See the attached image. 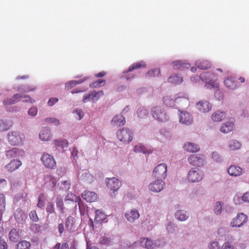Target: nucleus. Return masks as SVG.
Wrapping results in <instances>:
<instances>
[{
	"label": "nucleus",
	"mask_w": 249,
	"mask_h": 249,
	"mask_svg": "<svg viewBox=\"0 0 249 249\" xmlns=\"http://www.w3.org/2000/svg\"><path fill=\"white\" fill-rule=\"evenodd\" d=\"M133 136V133L132 130L126 127L122 128L117 133L118 139L124 143H128L131 142Z\"/></svg>",
	"instance_id": "nucleus-1"
},
{
	"label": "nucleus",
	"mask_w": 249,
	"mask_h": 249,
	"mask_svg": "<svg viewBox=\"0 0 249 249\" xmlns=\"http://www.w3.org/2000/svg\"><path fill=\"white\" fill-rule=\"evenodd\" d=\"M8 140L12 145H19L22 144L25 139L23 134L18 132L11 131L8 134Z\"/></svg>",
	"instance_id": "nucleus-2"
},
{
	"label": "nucleus",
	"mask_w": 249,
	"mask_h": 249,
	"mask_svg": "<svg viewBox=\"0 0 249 249\" xmlns=\"http://www.w3.org/2000/svg\"><path fill=\"white\" fill-rule=\"evenodd\" d=\"M21 98H26L25 100H23V102L34 103L35 102L34 100L28 96L22 95L19 93L15 94L12 98H6L3 101L4 105H9L15 104L20 100Z\"/></svg>",
	"instance_id": "nucleus-3"
},
{
	"label": "nucleus",
	"mask_w": 249,
	"mask_h": 249,
	"mask_svg": "<svg viewBox=\"0 0 249 249\" xmlns=\"http://www.w3.org/2000/svg\"><path fill=\"white\" fill-rule=\"evenodd\" d=\"M167 167L166 164H159L154 170L153 176L157 179H164L167 177Z\"/></svg>",
	"instance_id": "nucleus-4"
},
{
	"label": "nucleus",
	"mask_w": 249,
	"mask_h": 249,
	"mask_svg": "<svg viewBox=\"0 0 249 249\" xmlns=\"http://www.w3.org/2000/svg\"><path fill=\"white\" fill-rule=\"evenodd\" d=\"M41 160L46 168L53 169L56 167V162L53 157L47 153L42 154Z\"/></svg>",
	"instance_id": "nucleus-5"
},
{
	"label": "nucleus",
	"mask_w": 249,
	"mask_h": 249,
	"mask_svg": "<svg viewBox=\"0 0 249 249\" xmlns=\"http://www.w3.org/2000/svg\"><path fill=\"white\" fill-rule=\"evenodd\" d=\"M188 161L193 166L200 167L204 164V156L201 154H192L188 158Z\"/></svg>",
	"instance_id": "nucleus-6"
},
{
	"label": "nucleus",
	"mask_w": 249,
	"mask_h": 249,
	"mask_svg": "<svg viewBox=\"0 0 249 249\" xmlns=\"http://www.w3.org/2000/svg\"><path fill=\"white\" fill-rule=\"evenodd\" d=\"M203 174L199 169H192L188 174V179L190 182H198L202 179Z\"/></svg>",
	"instance_id": "nucleus-7"
},
{
	"label": "nucleus",
	"mask_w": 249,
	"mask_h": 249,
	"mask_svg": "<svg viewBox=\"0 0 249 249\" xmlns=\"http://www.w3.org/2000/svg\"><path fill=\"white\" fill-rule=\"evenodd\" d=\"M153 117L159 122H165L168 120L167 114L159 107H154L152 110Z\"/></svg>",
	"instance_id": "nucleus-8"
},
{
	"label": "nucleus",
	"mask_w": 249,
	"mask_h": 249,
	"mask_svg": "<svg viewBox=\"0 0 249 249\" xmlns=\"http://www.w3.org/2000/svg\"><path fill=\"white\" fill-rule=\"evenodd\" d=\"M247 219L248 217L246 214L243 213H238L236 217L232 220L231 225L232 227H239L246 222Z\"/></svg>",
	"instance_id": "nucleus-9"
},
{
	"label": "nucleus",
	"mask_w": 249,
	"mask_h": 249,
	"mask_svg": "<svg viewBox=\"0 0 249 249\" xmlns=\"http://www.w3.org/2000/svg\"><path fill=\"white\" fill-rule=\"evenodd\" d=\"M184 101L186 103V104H188L189 102L188 98L187 97H178L176 99V101L177 103H179L181 101ZM163 101L164 102V104L166 105L167 106L169 107H173L174 106L175 104L174 103L175 102V100H174L173 99L171 98L169 96H166L163 98Z\"/></svg>",
	"instance_id": "nucleus-10"
},
{
	"label": "nucleus",
	"mask_w": 249,
	"mask_h": 249,
	"mask_svg": "<svg viewBox=\"0 0 249 249\" xmlns=\"http://www.w3.org/2000/svg\"><path fill=\"white\" fill-rule=\"evenodd\" d=\"M121 183L115 178H107V185L108 188L113 192L118 191L121 186Z\"/></svg>",
	"instance_id": "nucleus-11"
},
{
	"label": "nucleus",
	"mask_w": 249,
	"mask_h": 249,
	"mask_svg": "<svg viewBox=\"0 0 249 249\" xmlns=\"http://www.w3.org/2000/svg\"><path fill=\"white\" fill-rule=\"evenodd\" d=\"M196 108L202 113L209 112L212 108L211 105L206 100H202L196 104Z\"/></svg>",
	"instance_id": "nucleus-12"
},
{
	"label": "nucleus",
	"mask_w": 249,
	"mask_h": 249,
	"mask_svg": "<svg viewBox=\"0 0 249 249\" xmlns=\"http://www.w3.org/2000/svg\"><path fill=\"white\" fill-rule=\"evenodd\" d=\"M81 196L87 202L89 203L95 202L97 199V194L89 191H85L81 194Z\"/></svg>",
	"instance_id": "nucleus-13"
},
{
	"label": "nucleus",
	"mask_w": 249,
	"mask_h": 249,
	"mask_svg": "<svg viewBox=\"0 0 249 249\" xmlns=\"http://www.w3.org/2000/svg\"><path fill=\"white\" fill-rule=\"evenodd\" d=\"M164 184L162 180L157 179L149 185V189L152 192H159L163 189Z\"/></svg>",
	"instance_id": "nucleus-14"
},
{
	"label": "nucleus",
	"mask_w": 249,
	"mask_h": 249,
	"mask_svg": "<svg viewBox=\"0 0 249 249\" xmlns=\"http://www.w3.org/2000/svg\"><path fill=\"white\" fill-rule=\"evenodd\" d=\"M234 119H231L225 123L222 124L220 129V131L223 133L231 131L234 128Z\"/></svg>",
	"instance_id": "nucleus-15"
},
{
	"label": "nucleus",
	"mask_w": 249,
	"mask_h": 249,
	"mask_svg": "<svg viewBox=\"0 0 249 249\" xmlns=\"http://www.w3.org/2000/svg\"><path fill=\"white\" fill-rule=\"evenodd\" d=\"M126 219L130 222H133L140 217V213L136 209L128 211L124 214Z\"/></svg>",
	"instance_id": "nucleus-16"
},
{
	"label": "nucleus",
	"mask_w": 249,
	"mask_h": 249,
	"mask_svg": "<svg viewBox=\"0 0 249 249\" xmlns=\"http://www.w3.org/2000/svg\"><path fill=\"white\" fill-rule=\"evenodd\" d=\"M179 122L181 124L190 125L193 122V118L191 115L187 112H181L180 114Z\"/></svg>",
	"instance_id": "nucleus-17"
},
{
	"label": "nucleus",
	"mask_w": 249,
	"mask_h": 249,
	"mask_svg": "<svg viewBox=\"0 0 249 249\" xmlns=\"http://www.w3.org/2000/svg\"><path fill=\"white\" fill-rule=\"evenodd\" d=\"M125 123V120L124 117L121 115H117L115 116L111 121L112 125L116 127L123 126Z\"/></svg>",
	"instance_id": "nucleus-18"
},
{
	"label": "nucleus",
	"mask_w": 249,
	"mask_h": 249,
	"mask_svg": "<svg viewBox=\"0 0 249 249\" xmlns=\"http://www.w3.org/2000/svg\"><path fill=\"white\" fill-rule=\"evenodd\" d=\"M22 164L21 161L13 160L5 166V169L10 172H12L18 169Z\"/></svg>",
	"instance_id": "nucleus-19"
},
{
	"label": "nucleus",
	"mask_w": 249,
	"mask_h": 249,
	"mask_svg": "<svg viewBox=\"0 0 249 249\" xmlns=\"http://www.w3.org/2000/svg\"><path fill=\"white\" fill-rule=\"evenodd\" d=\"M228 172L231 176L237 177L242 174L243 170L238 166L231 165L228 169Z\"/></svg>",
	"instance_id": "nucleus-20"
},
{
	"label": "nucleus",
	"mask_w": 249,
	"mask_h": 249,
	"mask_svg": "<svg viewBox=\"0 0 249 249\" xmlns=\"http://www.w3.org/2000/svg\"><path fill=\"white\" fill-rule=\"evenodd\" d=\"M173 68L175 70H183L184 69H188L191 65L183 60H177L173 62Z\"/></svg>",
	"instance_id": "nucleus-21"
},
{
	"label": "nucleus",
	"mask_w": 249,
	"mask_h": 249,
	"mask_svg": "<svg viewBox=\"0 0 249 249\" xmlns=\"http://www.w3.org/2000/svg\"><path fill=\"white\" fill-rule=\"evenodd\" d=\"M226 117V113L219 110L214 111L211 116V119L214 122H221Z\"/></svg>",
	"instance_id": "nucleus-22"
},
{
	"label": "nucleus",
	"mask_w": 249,
	"mask_h": 249,
	"mask_svg": "<svg viewBox=\"0 0 249 249\" xmlns=\"http://www.w3.org/2000/svg\"><path fill=\"white\" fill-rule=\"evenodd\" d=\"M39 138L43 141H50L51 139V131L47 127L43 128L39 133Z\"/></svg>",
	"instance_id": "nucleus-23"
},
{
	"label": "nucleus",
	"mask_w": 249,
	"mask_h": 249,
	"mask_svg": "<svg viewBox=\"0 0 249 249\" xmlns=\"http://www.w3.org/2000/svg\"><path fill=\"white\" fill-rule=\"evenodd\" d=\"M184 149L190 153H196L199 150V147L197 144L190 142H187L184 144Z\"/></svg>",
	"instance_id": "nucleus-24"
},
{
	"label": "nucleus",
	"mask_w": 249,
	"mask_h": 249,
	"mask_svg": "<svg viewBox=\"0 0 249 249\" xmlns=\"http://www.w3.org/2000/svg\"><path fill=\"white\" fill-rule=\"evenodd\" d=\"M20 238L19 230L16 229H12L9 233V239L13 243L17 242Z\"/></svg>",
	"instance_id": "nucleus-25"
},
{
	"label": "nucleus",
	"mask_w": 249,
	"mask_h": 249,
	"mask_svg": "<svg viewBox=\"0 0 249 249\" xmlns=\"http://www.w3.org/2000/svg\"><path fill=\"white\" fill-rule=\"evenodd\" d=\"M134 151L136 153H142L145 154H150L152 152V150L151 149H148L141 143L136 145L134 147Z\"/></svg>",
	"instance_id": "nucleus-26"
},
{
	"label": "nucleus",
	"mask_w": 249,
	"mask_h": 249,
	"mask_svg": "<svg viewBox=\"0 0 249 249\" xmlns=\"http://www.w3.org/2000/svg\"><path fill=\"white\" fill-rule=\"evenodd\" d=\"M141 246L147 249H153L155 247V244L150 239L143 238L140 240Z\"/></svg>",
	"instance_id": "nucleus-27"
},
{
	"label": "nucleus",
	"mask_w": 249,
	"mask_h": 249,
	"mask_svg": "<svg viewBox=\"0 0 249 249\" xmlns=\"http://www.w3.org/2000/svg\"><path fill=\"white\" fill-rule=\"evenodd\" d=\"M15 217L18 222H21L26 219V215L22 210L18 209L15 213Z\"/></svg>",
	"instance_id": "nucleus-28"
},
{
	"label": "nucleus",
	"mask_w": 249,
	"mask_h": 249,
	"mask_svg": "<svg viewBox=\"0 0 249 249\" xmlns=\"http://www.w3.org/2000/svg\"><path fill=\"white\" fill-rule=\"evenodd\" d=\"M195 65L201 70H206L211 67L210 62L206 60H198L196 62Z\"/></svg>",
	"instance_id": "nucleus-29"
},
{
	"label": "nucleus",
	"mask_w": 249,
	"mask_h": 249,
	"mask_svg": "<svg viewBox=\"0 0 249 249\" xmlns=\"http://www.w3.org/2000/svg\"><path fill=\"white\" fill-rule=\"evenodd\" d=\"M106 219V214L100 210H96L95 211V217L94 220L98 223H101Z\"/></svg>",
	"instance_id": "nucleus-30"
},
{
	"label": "nucleus",
	"mask_w": 249,
	"mask_h": 249,
	"mask_svg": "<svg viewBox=\"0 0 249 249\" xmlns=\"http://www.w3.org/2000/svg\"><path fill=\"white\" fill-rule=\"evenodd\" d=\"M20 151L17 148H13L6 151V155L8 158H13L18 157Z\"/></svg>",
	"instance_id": "nucleus-31"
},
{
	"label": "nucleus",
	"mask_w": 249,
	"mask_h": 249,
	"mask_svg": "<svg viewBox=\"0 0 249 249\" xmlns=\"http://www.w3.org/2000/svg\"><path fill=\"white\" fill-rule=\"evenodd\" d=\"M224 84L227 88L231 89H234L237 87L236 82L232 78H227L225 80Z\"/></svg>",
	"instance_id": "nucleus-32"
},
{
	"label": "nucleus",
	"mask_w": 249,
	"mask_h": 249,
	"mask_svg": "<svg viewBox=\"0 0 249 249\" xmlns=\"http://www.w3.org/2000/svg\"><path fill=\"white\" fill-rule=\"evenodd\" d=\"M176 217L180 221H185L188 219L189 214L187 212L183 211H178L176 214Z\"/></svg>",
	"instance_id": "nucleus-33"
},
{
	"label": "nucleus",
	"mask_w": 249,
	"mask_h": 249,
	"mask_svg": "<svg viewBox=\"0 0 249 249\" xmlns=\"http://www.w3.org/2000/svg\"><path fill=\"white\" fill-rule=\"evenodd\" d=\"M146 67V65L143 61H140L137 62L136 63H134L131 65L128 68V70L127 72L129 71H132L135 69H139L141 68H145Z\"/></svg>",
	"instance_id": "nucleus-34"
},
{
	"label": "nucleus",
	"mask_w": 249,
	"mask_h": 249,
	"mask_svg": "<svg viewBox=\"0 0 249 249\" xmlns=\"http://www.w3.org/2000/svg\"><path fill=\"white\" fill-rule=\"evenodd\" d=\"M30 247L31 243L30 242L22 240L17 244L16 249H30Z\"/></svg>",
	"instance_id": "nucleus-35"
},
{
	"label": "nucleus",
	"mask_w": 249,
	"mask_h": 249,
	"mask_svg": "<svg viewBox=\"0 0 249 249\" xmlns=\"http://www.w3.org/2000/svg\"><path fill=\"white\" fill-rule=\"evenodd\" d=\"M229 147L231 150H237L241 147V143L236 140H232L229 142Z\"/></svg>",
	"instance_id": "nucleus-36"
},
{
	"label": "nucleus",
	"mask_w": 249,
	"mask_h": 249,
	"mask_svg": "<svg viewBox=\"0 0 249 249\" xmlns=\"http://www.w3.org/2000/svg\"><path fill=\"white\" fill-rule=\"evenodd\" d=\"M12 124L10 122L0 120V131H4L10 129Z\"/></svg>",
	"instance_id": "nucleus-37"
},
{
	"label": "nucleus",
	"mask_w": 249,
	"mask_h": 249,
	"mask_svg": "<svg viewBox=\"0 0 249 249\" xmlns=\"http://www.w3.org/2000/svg\"><path fill=\"white\" fill-rule=\"evenodd\" d=\"M168 81L169 83H173L175 84H179L182 82V79L177 75L170 76L168 79Z\"/></svg>",
	"instance_id": "nucleus-38"
},
{
	"label": "nucleus",
	"mask_w": 249,
	"mask_h": 249,
	"mask_svg": "<svg viewBox=\"0 0 249 249\" xmlns=\"http://www.w3.org/2000/svg\"><path fill=\"white\" fill-rule=\"evenodd\" d=\"M92 95L91 100L93 102H96L101 97L103 96L104 92L103 90L93 91L91 92Z\"/></svg>",
	"instance_id": "nucleus-39"
},
{
	"label": "nucleus",
	"mask_w": 249,
	"mask_h": 249,
	"mask_svg": "<svg viewBox=\"0 0 249 249\" xmlns=\"http://www.w3.org/2000/svg\"><path fill=\"white\" fill-rule=\"evenodd\" d=\"M56 204L57 208L61 211L62 213H64V206L63 204V197L58 195L56 199Z\"/></svg>",
	"instance_id": "nucleus-40"
},
{
	"label": "nucleus",
	"mask_w": 249,
	"mask_h": 249,
	"mask_svg": "<svg viewBox=\"0 0 249 249\" xmlns=\"http://www.w3.org/2000/svg\"><path fill=\"white\" fill-rule=\"evenodd\" d=\"M106 81L105 80L99 79L94 81L89 84V87L91 88H95L101 87L105 85Z\"/></svg>",
	"instance_id": "nucleus-41"
},
{
	"label": "nucleus",
	"mask_w": 249,
	"mask_h": 249,
	"mask_svg": "<svg viewBox=\"0 0 249 249\" xmlns=\"http://www.w3.org/2000/svg\"><path fill=\"white\" fill-rule=\"evenodd\" d=\"M54 144L57 148H61L62 149L67 147L68 146V142L67 141L64 140H55Z\"/></svg>",
	"instance_id": "nucleus-42"
},
{
	"label": "nucleus",
	"mask_w": 249,
	"mask_h": 249,
	"mask_svg": "<svg viewBox=\"0 0 249 249\" xmlns=\"http://www.w3.org/2000/svg\"><path fill=\"white\" fill-rule=\"evenodd\" d=\"M74 223V218L72 216H69L66 221V227L68 231L71 230Z\"/></svg>",
	"instance_id": "nucleus-43"
},
{
	"label": "nucleus",
	"mask_w": 249,
	"mask_h": 249,
	"mask_svg": "<svg viewBox=\"0 0 249 249\" xmlns=\"http://www.w3.org/2000/svg\"><path fill=\"white\" fill-rule=\"evenodd\" d=\"M83 81H84L83 80H80L78 81H77V80L71 81L69 82H67L65 84V88L67 89H70L72 88L73 87H75L77 84L82 83Z\"/></svg>",
	"instance_id": "nucleus-44"
},
{
	"label": "nucleus",
	"mask_w": 249,
	"mask_h": 249,
	"mask_svg": "<svg viewBox=\"0 0 249 249\" xmlns=\"http://www.w3.org/2000/svg\"><path fill=\"white\" fill-rule=\"evenodd\" d=\"M52 249H70L69 245L67 242L62 243H57Z\"/></svg>",
	"instance_id": "nucleus-45"
},
{
	"label": "nucleus",
	"mask_w": 249,
	"mask_h": 249,
	"mask_svg": "<svg viewBox=\"0 0 249 249\" xmlns=\"http://www.w3.org/2000/svg\"><path fill=\"white\" fill-rule=\"evenodd\" d=\"M160 73V70L158 68L152 69L146 73V75L149 77L158 76Z\"/></svg>",
	"instance_id": "nucleus-46"
},
{
	"label": "nucleus",
	"mask_w": 249,
	"mask_h": 249,
	"mask_svg": "<svg viewBox=\"0 0 249 249\" xmlns=\"http://www.w3.org/2000/svg\"><path fill=\"white\" fill-rule=\"evenodd\" d=\"M44 200H45V196L44 195L43 193L40 194L38 197V203L37 204V206L41 209H43L44 207L45 203H44Z\"/></svg>",
	"instance_id": "nucleus-47"
},
{
	"label": "nucleus",
	"mask_w": 249,
	"mask_h": 249,
	"mask_svg": "<svg viewBox=\"0 0 249 249\" xmlns=\"http://www.w3.org/2000/svg\"><path fill=\"white\" fill-rule=\"evenodd\" d=\"M5 209V197L4 195L0 194V213L3 212Z\"/></svg>",
	"instance_id": "nucleus-48"
},
{
	"label": "nucleus",
	"mask_w": 249,
	"mask_h": 249,
	"mask_svg": "<svg viewBox=\"0 0 249 249\" xmlns=\"http://www.w3.org/2000/svg\"><path fill=\"white\" fill-rule=\"evenodd\" d=\"M73 113L74 114L75 118L78 120H81L84 116V113L81 109H75Z\"/></svg>",
	"instance_id": "nucleus-49"
},
{
	"label": "nucleus",
	"mask_w": 249,
	"mask_h": 249,
	"mask_svg": "<svg viewBox=\"0 0 249 249\" xmlns=\"http://www.w3.org/2000/svg\"><path fill=\"white\" fill-rule=\"evenodd\" d=\"M46 212L50 213H53L55 212L54 204L52 202H49L46 206Z\"/></svg>",
	"instance_id": "nucleus-50"
},
{
	"label": "nucleus",
	"mask_w": 249,
	"mask_h": 249,
	"mask_svg": "<svg viewBox=\"0 0 249 249\" xmlns=\"http://www.w3.org/2000/svg\"><path fill=\"white\" fill-rule=\"evenodd\" d=\"M46 181H49V185L52 188H54L56 184V179L55 178L52 176H48L47 177Z\"/></svg>",
	"instance_id": "nucleus-51"
},
{
	"label": "nucleus",
	"mask_w": 249,
	"mask_h": 249,
	"mask_svg": "<svg viewBox=\"0 0 249 249\" xmlns=\"http://www.w3.org/2000/svg\"><path fill=\"white\" fill-rule=\"evenodd\" d=\"M110 242V238L106 236L101 237L99 240V243L101 245H108Z\"/></svg>",
	"instance_id": "nucleus-52"
},
{
	"label": "nucleus",
	"mask_w": 249,
	"mask_h": 249,
	"mask_svg": "<svg viewBox=\"0 0 249 249\" xmlns=\"http://www.w3.org/2000/svg\"><path fill=\"white\" fill-rule=\"evenodd\" d=\"M222 209V204L220 202H217L215 204L214 211L216 214H219L221 213Z\"/></svg>",
	"instance_id": "nucleus-53"
},
{
	"label": "nucleus",
	"mask_w": 249,
	"mask_h": 249,
	"mask_svg": "<svg viewBox=\"0 0 249 249\" xmlns=\"http://www.w3.org/2000/svg\"><path fill=\"white\" fill-rule=\"evenodd\" d=\"M45 121L48 123L54 124L55 125H58L60 124L59 121L55 118H47Z\"/></svg>",
	"instance_id": "nucleus-54"
},
{
	"label": "nucleus",
	"mask_w": 249,
	"mask_h": 249,
	"mask_svg": "<svg viewBox=\"0 0 249 249\" xmlns=\"http://www.w3.org/2000/svg\"><path fill=\"white\" fill-rule=\"evenodd\" d=\"M29 216L33 221L36 222L38 220L36 211L35 210H33L30 213Z\"/></svg>",
	"instance_id": "nucleus-55"
},
{
	"label": "nucleus",
	"mask_w": 249,
	"mask_h": 249,
	"mask_svg": "<svg viewBox=\"0 0 249 249\" xmlns=\"http://www.w3.org/2000/svg\"><path fill=\"white\" fill-rule=\"evenodd\" d=\"M222 249H235L231 242H226L222 246Z\"/></svg>",
	"instance_id": "nucleus-56"
},
{
	"label": "nucleus",
	"mask_w": 249,
	"mask_h": 249,
	"mask_svg": "<svg viewBox=\"0 0 249 249\" xmlns=\"http://www.w3.org/2000/svg\"><path fill=\"white\" fill-rule=\"evenodd\" d=\"M37 107H31L28 111V114L30 116H33V117L35 116L37 114Z\"/></svg>",
	"instance_id": "nucleus-57"
},
{
	"label": "nucleus",
	"mask_w": 249,
	"mask_h": 249,
	"mask_svg": "<svg viewBox=\"0 0 249 249\" xmlns=\"http://www.w3.org/2000/svg\"><path fill=\"white\" fill-rule=\"evenodd\" d=\"M212 158L216 162H220L222 160L221 157L216 152H214L212 153Z\"/></svg>",
	"instance_id": "nucleus-58"
},
{
	"label": "nucleus",
	"mask_w": 249,
	"mask_h": 249,
	"mask_svg": "<svg viewBox=\"0 0 249 249\" xmlns=\"http://www.w3.org/2000/svg\"><path fill=\"white\" fill-rule=\"evenodd\" d=\"M137 112L138 116L141 118L146 116L148 113L147 110L144 109H139L138 110Z\"/></svg>",
	"instance_id": "nucleus-59"
},
{
	"label": "nucleus",
	"mask_w": 249,
	"mask_h": 249,
	"mask_svg": "<svg viewBox=\"0 0 249 249\" xmlns=\"http://www.w3.org/2000/svg\"><path fill=\"white\" fill-rule=\"evenodd\" d=\"M210 249H222L217 242L212 243L209 247Z\"/></svg>",
	"instance_id": "nucleus-60"
},
{
	"label": "nucleus",
	"mask_w": 249,
	"mask_h": 249,
	"mask_svg": "<svg viewBox=\"0 0 249 249\" xmlns=\"http://www.w3.org/2000/svg\"><path fill=\"white\" fill-rule=\"evenodd\" d=\"M62 184L64 186L63 187H62V188L65 190H68L70 189L71 187V183L68 181H64L62 182Z\"/></svg>",
	"instance_id": "nucleus-61"
},
{
	"label": "nucleus",
	"mask_w": 249,
	"mask_h": 249,
	"mask_svg": "<svg viewBox=\"0 0 249 249\" xmlns=\"http://www.w3.org/2000/svg\"><path fill=\"white\" fill-rule=\"evenodd\" d=\"M0 249H8L7 243L4 239H0Z\"/></svg>",
	"instance_id": "nucleus-62"
},
{
	"label": "nucleus",
	"mask_w": 249,
	"mask_h": 249,
	"mask_svg": "<svg viewBox=\"0 0 249 249\" xmlns=\"http://www.w3.org/2000/svg\"><path fill=\"white\" fill-rule=\"evenodd\" d=\"M58 101V98L55 97H52L50 98L48 102V105L49 106H53L55 103L57 102Z\"/></svg>",
	"instance_id": "nucleus-63"
},
{
	"label": "nucleus",
	"mask_w": 249,
	"mask_h": 249,
	"mask_svg": "<svg viewBox=\"0 0 249 249\" xmlns=\"http://www.w3.org/2000/svg\"><path fill=\"white\" fill-rule=\"evenodd\" d=\"M92 95L91 93H89L88 94L85 95L82 100L83 103H86L89 101L90 99L91 100Z\"/></svg>",
	"instance_id": "nucleus-64"
}]
</instances>
